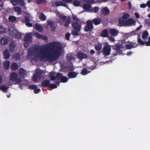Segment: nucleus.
<instances>
[{"instance_id": "nucleus-1", "label": "nucleus", "mask_w": 150, "mask_h": 150, "mask_svg": "<svg viewBox=\"0 0 150 150\" xmlns=\"http://www.w3.org/2000/svg\"><path fill=\"white\" fill-rule=\"evenodd\" d=\"M39 52L37 54L38 55L40 60H45L49 62H52L57 59L62 53V46L59 43L53 42L44 47L43 50L40 47L34 49H29L28 55L33 56L35 52Z\"/></svg>"}, {"instance_id": "nucleus-2", "label": "nucleus", "mask_w": 150, "mask_h": 150, "mask_svg": "<svg viewBox=\"0 0 150 150\" xmlns=\"http://www.w3.org/2000/svg\"><path fill=\"white\" fill-rule=\"evenodd\" d=\"M71 25L73 28V30H72L71 31V34L74 36L79 35V32L81 30V23L80 22L74 21L72 23Z\"/></svg>"}, {"instance_id": "nucleus-3", "label": "nucleus", "mask_w": 150, "mask_h": 150, "mask_svg": "<svg viewBox=\"0 0 150 150\" xmlns=\"http://www.w3.org/2000/svg\"><path fill=\"white\" fill-rule=\"evenodd\" d=\"M59 17L64 23V26L67 27H69V25L71 23V18L69 16H67L62 14L59 16Z\"/></svg>"}, {"instance_id": "nucleus-4", "label": "nucleus", "mask_w": 150, "mask_h": 150, "mask_svg": "<svg viewBox=\"0 0 150 150\" xmlns=\"http://www.w3.org/2000/svg\"><path fill=\"white\" fill-rule=\"evenodd\" d=\"M10 79L12 81H15L18 83H21L22 80L20 78H18L17 74L15 72L12 73L10 75Z\"/></svg>"}, {"instance_id": "nucleus-5", "label": "nucleus", "mask_w": 150, "mask_h": 150, "mask_svg": "<svg viewBox=\"0 0 150 150\" xmlns=\"http://www.w3.org/2000/svg\"><path fill=\"white\" fill-rule=\"evenodd\" d=\"M111 51V46L109 45H105L103 49L102 53L105 56H107L110 54Z\"/></svg>"}, {"instance_id": "nucleus-6", "label": "nucleus", "mask_w": 150, "mask_h": 150, "mask_svg": "<svg viewBox=\"0 0 150 150\" xmlns=\"http://www.w3.org/2000/svg\"><path fill=\"white\" fill-rule=\"evenodd\" d=\"M93 29V25L92 21L90 20H88L86 22V25L84 28V31L86 32H91Z\"/></svg>"}, {"instance_id": "nucleus-7", "label": "nucleus", "mask_w": 150, "mask_h": 150, "mask_svg": "<svg viewBox=\"0 0 150 150\" xmlns=\"http://www.w3.org/2000/svg\"><path fill=\"white\" fill-rule=\"evenodd\" d=\"M42 77V73L40 71H36V73L33 76V79L35 82L40 79Z\"/></svg>"}, {"instance_id": "nucleus-8", "label": "nucleus", "mask_w": 150, "mask_h": 150, "mask_svg": "<svg viewBox=\"0 0 150 150\" xmlns=\"http://www.w3.org/2000/svg\"><path fill=\"white\" fill-rule=\"evenodd\" d=\"M24 41L27 43H31L32 42V35L30 33L27 34L24 38Z\"/></svg>"}, {"instance_id": "nucleus-9", "label": "nucleus", "mask_w": 150, "mask_h": 150, "mask_svg": "<svg viewBox=\"0 0 150 150\" xmlns=\"http://www.w3.org/2000/svg\"><path fill=\"white\" fill-rule=\"evenodd\" d=\"M78 58L80 60H82L83 59H87L88 56L86 54L82 52H80L77 54Z\"/></svg>"}, {"instance_id": "nucleus-10", "label": "nucleus", "mask_w": 150, "mask_h": 150, "mask_svg": "<svg viewBox=\"0 0 150 150\" xmlns=\"http://www.w3.org/2000/svg\"><path fill=\"white\" fill-rule=\"evenodd\" d=\"M8 30L10 34L13 36H15L18 33L17 30L15 29L14 27L13 26L10 27L8 28Z\"/></svg>"}, {"instance_id": "nucleus-11", "label": "nucleus", "mask_w": 150, "mask_h": 150, "mask_svg": "<svg viewBox=\"0 0 150 150\" xmlns=\"http://www.w3.org/2000/svg\"><path fill=\"white\" fill-rule=\"evenodd\" d=\"M16 46L15 42L13 41H11L9 44V49L11 53H13L15 51V49Z\"/></svg>"}, {"instance_id": "nucleus-12", "label": "nucleus", "mask_w": 150, "mask_h": 150, "mask_svg": "<svg viewBox=\"0 0 150 150\" xmlns=\"http://www.w3.org/2000/svg\"><path fill=\"white\" fill-rule=\"evenodd\" d=\"M131 44H128L125 45V48L127 49H131L132 48H135L137 46L138 44L134 42H130Z\"/></svg>"}, {"instance_id": "nucleus-13", "label": "nucleus", "mask_w": 150, "mask_h": 150, "mask_svg": "<svg viewBox=\"0 0 150 150\" xmlns=\"http://www.w3.org/2000/svg\"><path fill=\"white\" fill-rule=\"evenodd\" d=\"M10 54L8 50L5 49L3 52V57L5 59H9L10 57Z\"/></svg>"}, {"instance_id": "nucleus-14", "label": "nucleus", "mask_w": 150, "mask_h": 150, "mask_svg": "<svg viewBox=\"0 0 150 150\" xmlns=\"http://www.w3.org/2000/svg\"><path fill=\"white\" fill-rule=\"evenodd\" d=\"M135 22L134 20L132 18H129L126 20V26H132L133 24H135Z\"/></svg>"}, {"instance_id": "nucleus-15", "label": "nucleus", "mask_w": 150, "mask_h": 150, "mask_svg": "<svg viewBox=\"0 0 150 150\" xmlns=\"http://www.w3.org/2000/svg\"><path fill=\"white\" fill-rule=\"evenodd\" d=\"M9 41V38L8 37H5L1 38L0 41V42L2 45H4L8 44Z\"/></svg>"}, {"instance_id": "nucleus-16", "label": "nucleus", "mask_w": 150, "mask_h": 150, "mask_svg": "<svg viewBox=\"0 0 150 150\" xmlns=\"http://www.w3.org/2000/svg\"><path fill=\"white\" fill-rule=\"evenodd\" d=\"M112 48L113 50L118 52L120 51L121 48H124V47H122V45H120V44H116L113 46Z\"/></svg>"}, {"instance_id": "nucleus-17", "label": "nucleus", "mask_w": 150, "mask_h": 150, "mask_svg": "<svg viewBox=\"0 0 150 150\" xmlns=\"http://www.w3.org/2000/svg\"><path fill=\"white\" fill-rule=\"evenodd\" d=\"M91 21H92V23H93L95 25L100 24L102 21L101 18H94Z\"/></svg>"}, {"instance_id": "nucleus-18", "label": "nucleus", "mask_w": 150, "mask_h": 150, "mask_svg": "<svg viewBox=\"0 0 150 150\" xmlns=\"http://www.w3.org/2000/svg\"><path fill=\"white\" fill-rule=\"evenodd\" d=\"M50 83V81L49 80H45L41 83V86L43 87H46L49 86Z\"/></svg>"}, {"instance_id": "nucleus-19", "label": "nucleus", "mask_w": 150, "mask_h": 150, "mask_svg": "<svg viewBox=\"0 0 150 150\" xmlns=\"http://www.w3.org/2000/svg\"><path fill=\"white\" fill-rule=\"evenodd\" d=\"M26 71L23 69H21L19 71L18 74L21 78H24L25 75L26 74Z\"/></svg>"}, {"instance_id": "nucleus-20", "label": "nucleus", "mask_w": 150, "mask_h": 150, "mask_svg": "<svg viewBox=\"0 0 150 150\" xmlns=\"http://www.w3.org/2000/svg\"><path fill=\"white\" fill-rule=\"evenodd\" d=\"M109 33L110 35L113 36L117 35L118 33V31L114 28L111 29L109 31Z\"/></svg>"}, {"instance_id": "nucleus-21", "label": "nucleus", "mask_w": 150, "mask_h": 150, "mask_svg": "<svg viewBox=\"0 0 150 150\" xmlns=\"http://www.w3.org/2000/svg\"><path fill=\"white\" fill-rule=\"evenodd\" d=\"M78 74V73H76L74 71L69 72L68 76L70 78H74L76 77Z\"/></svg>"}, {"instance_id": "nucleus-22", "label": "nucleus", "mask_w": 150, "mask_h": 150, "mask_svg": "<svg viewBox=\"0 0 150 150\" xmlns=\"http://www.w3.org/2000/svg\"><path fill=\"white\" fill-rule=\"evenodd\" d=\"M101 11L102 14L105 16L107 15L110 13L109 9L107 7H104L101 10Z\"/></svg>"}, {"instance_id": "nucleus-23", "label": "nucleus", "mask_w": 150, "mask_h": 150, "mask_svg": "<svg viewBox=\"0 0 150 150\" xmlns=\"http://www.w3.org/2000/svg\"><path fill=\"white\" fill-rule=\"evenodd\" d=\"M47 25L48 26H50L52 31L55 30L56 27L54 25V22L51 21H48L47 22Z\"/></svg>"}, {"instance_id": "nucleus-24", "label": "nucleus", "mask_w": 150, "mask_h": 150, "mask_svg": "<svg viewBox=\"0 0 150 150\" xmlns=\"http://www.w3.org/2000/svg\"><path fill=\"white\" fill-rule=\"evenodd\" d=\"M10 62L8 61L5 62L3 63V67L5 70L8 69L10 67Z\"/></svg>"}, {"instance_id": "nucleus-25", "label": "nucleus", "mask_w": 150, "mask_h": 150, "mask_svg": "<svg viewBox=\"0 0 150 150\" xmlns=\"http://www.w3.org/2000/svg\"><path fill=\"white\" fill-rule=\"evenodd\" d=\"M55 4L57 6H64L66 7L67 6L66 4L63 3L62 2L60 1H56L55 2Z\"/></svg>"}, {"instance_id": "nucleus-26", "label": "nucleus", "mask_w": 150, "mask_h": 150, "mask_svg": "<svg viewBox=\"0 0 150 150\" xmlns=\"http://www.w3.org/2000/svg\"><path fill=\"white\" fill-rule=\"evenodd\" d=\"M119 26H126V20L121 19L120 18L119 20Z\"/></svg>"}, {"instance_id": "nucleus-27", "label": "nucleus", "mask_w": 150, "mask_h": 150, "mask_svg": "<svg viewBox=\"0 0 150 150\" xmlns=\"http://www.w3.org/2000/svg\"><path fill=\"white\" fill-rule=\"evenodd\" d=\"M108 35V32L106 29L104 30L101 34V35L103 37H106Z\"/></svg>"}, {"instance_id": "nucleus-28", "label": "nucleus", "mask_w": 150, "mask_h": 150, "mask_svg": "<svg viewBox=\"0 0 150 150\" xmlns=\"http://www.w3.org/2000/svg\"><path fill=\"white\" fill-rule=\"evenodd\" d=\"M35 28L39 31L41 32L42 30V27L41 25L38 23H36L35 25Z\"/></svg>"}, {"instance_id": "nucleus-29", "label": "nucleus", "mask_w": 150, "mask_h": 150, "mask_svg": "<svg viewBox=\"0 0 150 150\" xmlns=\"http://www.w3.org/2000/svg\"><path fill=\"white\" fill-rule=\"evenodd\" d=\"M18 66L17 63L14 62L11 64V68L13 70H16L18 69Z\"/></svg>"}, {"instance_id": "nucleus-30", "label": "nucleus", "mask_w": 150, "mask_h": 150, "mask_svg": "<svg viewBox=\"0 0 150 150\" xmlns=\"http://www.w3.org/2000/svg\"><path fill=\"white\" fill-rule=\"evenodd\" d=\"M146 6L150 8V0L147 1L146 4H140V7L141 8H144L146 7Z\"/></svg>"}, {"instance_id": "nucleus-31", "label": "nucleus", "mask_w": 150, "mask_h": 150, "mask_svg": "<svg viewBox=\"0 0 150 150\" xmlns=\"http://www.w3.org/2000/svg\"><path fill=\"white\" fill-rule=\"evenodd\" d=\"M90 72V71H88V70L86 68H84L82 69L81 72V74L82 75H85Z\"/></svg>"}, {"instance_id": "nucleus-32", "label": "nucleus", "mask_w": 150, "mask_h": 150, "mask_svg": "<svg viewBox=\"0 0 150 150\" xmlns=\"http://www.w3.org/2000/svg\"><path fill=\"white\" fill-rule=\"evenodd\" d=\"M8 88L5 85H2L0 86V89L4 93H7Z\"/></svg>"}, {"instance_id": "nucleus-33", "label": "nucleus", "mask_w": 150, "mask_h": 150, "mask_svg": "<svg viewBox=\"0 0 150 150\" xmlns=\"http://www.w3.org/2000/svg\"><path fill=\"white\" fill-rule=\"evenodd\" d=\"M8 19L10 21L13 22L16 20V18L13 16H9Z\"/></svg>"}, {"instance_id": "nucleus-34", "label": "nucleus", "mask_w": 150, "mask_h": 150, "mask_svg": "<svg viewBox=\"0 0 150 150\" xmlns=\"http://www.w3.org/2000/svg\"><path fill=\"white\" fill-rule=\"evenodd\" d=\"M63 74L60 73H57L56 74V80H61V78L63 76Z\"/></svg>"}, {"instance_id": "nucleus-35", "label": "nucleus", "mask_w": 150, "mask_h": 150, "mask_svg": "<svg viewBox=\"0 0 150 150\" xmlns=\"http://www.w3.org/2000/svg\"><path fill=\"white\" fill-rule=\"evenodd\" d=\"M39 18L42 21H45L46 20V17L44 14L42 13L40 14Z\"/></svg>"}, {"instance_id": "nucleus-36", "label": "nucleus", "mask_w": 150, "mask_h": 150, "mask_svg": "<svg viewBox=\"0 0 150 150\" xmlns=\"http://www.w3.org/2000/svg\"><path fill=\"white\" fill-rule=\"evenodd\" d=\"M149 35V33L147 31H145L143 33L142 36V38L143 39H145L147 38Z\"/></svg>"}, {"instance_id": "nucleus-37", "label": "nucleus", "mask_w": 150, "mask_h": 150, "mask_svg": "<svg viewBox=\"0 0 150 150\" xmlns=\"http://www.w3.org/2000/svg\"><path fill=\"white\" fill-rule=\"evenodd\" d=\"M6 32V29L1 25H0V33H4Z\"/></svg>"}, {"instance_id": "nucleus-38", "label": "nucleus", "mask_w": 150, "mask_h": 150, "mask_svg": "<svg viewBox=\"0 0 150 150\" xmlns=\"http://www.w3.org/2000/svg\"><path fill=\"white\" fill-rule=\"evenodd\" d=\"M14 10L15 11L17 12L19 14L21 13V9L20 7L18 6H16L15 7Z\"/></svg>"}, {"instance_id": "nucleus-39", "label": "nucleus", "mask_w": 150, "mask_h": 150, "mask_svg": "<svg viewBox=\"0 0 150 150\" xmlns=\"http://www.w3.org/2000/svg\"><path fill=\"white\" fill-rule=\"evenodd\" d=\"M35 1L37 4H40L41 3L45 4L47 3L46 0H35Z\"/></svg>"}, {"instance_id": "nucleus-40", "label": "nucleus", "mask_w": 150, "mask_h": 150, "mask_svg": "<svg viewBox=\"0 0 150 150\" xmlns=\"http://www.w3.org/2000/svg\"><path fill=\"white\" fill-rule=\"evenodd\" d=\"M91 7L90 4H83V8L85 10H88Z\"/></svg>"}, {"instance_id": "nucleus-41", "label": "nucleus", "mask_w": 150, "mask_h": 150, "mask_svg": "<svg viewBox=\"0 0 150 150\" xmlns=\"http://www.w3.org/2000/svg\"><path fill=\"white\" fill-rule=\"evenodd\" d=\"M81 2L78 0H74L73 1V5L75 6H79Z\"/></svg>"}, {"instance_id": "nucleus-42", "label": "nucleus", "mask_w": 150, "mask_h": 150, "mask_svg": "<svg viewBox=\"0 0 150 150\" xmlns=\"http://www.w3.org/2000/svg\"><path fill=\"white\" fill-rule=\"evenodd\" d=\"M68 78L64 76H62L61 79V81L63 83H66L67 82Z\"/></svg>"}, {"instance_id": "nucleus-43", "label": "nucleus", "mask_w": 150, "mask_h": 150, "mask_svg": "<svg viewBox=\"0 0 150 150\" xmlns=\"http://www.w3.org/2000/svg\"><path fill=\"white\" fill-rule=\"evenodd\" d=\"M18 4L22 7L25 6L26 4L24 2V0H19Z\"/></svg>"}, {"instance_id": "nucleus-44", "label": "nucleus", "mask_w": 150, "mask_h": 150, "mask_svg": "<svg viewBox=\"0 0 150 150\" xmlns=\"http://www.w3.org/2000/svg\"><path fill=\"white\" fill-rule=\"evenodd\" d=\"M102 48V45L101 44H98L95 45V48L97 50H100Z\"/></svg>"}, {"instance_id": "nucleus-45", "label": "nucleus", "mask_w": 150, "mask_h": 150, "mask_svg": "<svg viewBox=\"0 0 150 150\" xmlns=\"http://www.w3.org/2000/svg\"><path fill=\"white\" fill-rule=\"evenodd\" d=\"M67 59L68 61H70L74 59V58L72 55H68L67 56Z\"/></svg>"}, {"instance_id": "nucleus-46", "label": "nucleus", "mask_w": 150, "mask_h": 150, "mask_svg": "<svg viewBox=\"0 0 150 150\" xmlns=\"http://www.w3.org/2000/svg\"><path fill=\"white\" fill-rule=\"evenodd\" d=\"M130 17L128 13H125L122 16V18L124 19H128Z\"/></svg>"}, {"instance_id": "nucleus-47", "label": "nucleus", "mask_w": 150, "mask_h": 150, "mask_svg": "<svg viewBox=\"0 0 150 150\" xmlns=\"http://www.w3.org/2000/svg\"><path fill=\"white\" fill-rule=\"evenodd\" d=\"M34 35L35 37L38 38H41L42 36V35L40 34L37 32L34 33Z\"/></svg>"}, {"instance_id": "nucleus-48", "label": "nucleus", "mask_w": 150, "mask_h": 150, "mask_svg": "<svg viewBox=\"0 0 150 150\" xmlns=\"http://www.w3.org/2000/svg\"><path fill=\"white\" fill-rule=\"evenodd\" d=\"M137 42L141 45H144L145 44V42L142 41L141 39L139 38H138L137 39Z\"/></svg>"}, {"instance_id": "nucleus-49", "label": "nucleus", "mask_w": 150, "mask_h": 150, "mask_svg": "<svg viewBox=\"0 0 150 150\" xmlns=\"http://www.w3.org/2000/svg\"><path fill=\"white\" fill-rule=\"evenodd\" d=\"M14 57L17 60H19L20 59V54L18 53H16L13 54Z\"/></svg>"}, {"instance_id": "nucleus-50", "label": "nucleus", "mask_w": 150, "mask_h": 150, "mask_svg": "<svg viewBox=\"0 0 150 150\" xmlns=\"http://www.w3.org/2000/svg\"><path fill=\"white\" fill-rule=\"evenodd\" d=\"M19 0H11V2L13 6L17 5L18 3Z\"/></svg>"}, {"instance_id": "nucleus-51", "label": "nucleus", "mask_w": 150, "mask_h": 150, "mask_svg": "<svg viewBox=\"0 0 150 150\" xmlns=\"http://www.w3.org/2000/svg\"><path fill=\"white\" fill-rule=\"evenodd\" d=\"M49 87L52 89L55 88H57V85L54 83H50Z\"/></svg>"}, {"instance_id": "nucleus-52", "label": "nucleus", "mask_w": 150, "mask_h": 150, "mask_svg": "<svg viewBox=\"0 0 150 150\" xmlns=\"http://www.w3.org/2000/svg\"><path fill=\"white\" fill-rule=\"evenodd\" d=\"M72 18L73 19L74 21H76V22H78L79 21H80L79 19L77 17V16L76 15H72Z\"/></svg>"}, {"instance_id": "nucleus-53", "label": "nucleus", "mask_w": 150, "mask_h": 150, "mask_svg": "<svg viewBox=\"0 0 150 150\" xmlns=\"http://www.w3.org/2000/svg\"><path fill=\"white\" fill-rule=\"evenodd\" d=\"M30 21V19L28 16H26L25 17V19L23 20L24 23L29 22Z\"/></svg>"}, {"instance_id": "nucleus-54", "label": "nucleus", "mask_w": 150, "mask_h": 150, "mask_svg": "<svg viewBox=\"0 0 150 150\" xmlns=\"http://www.w3.org/2000/svg\"><path fill=\"white\" fill-rule=\"evenodd\" d=\"M127 36H131L133 35H136V32L135 31H133L127 34Z\"/></svg>"}, {"instance_id": "nucleus-55", "label": "nucleus", "mask_w": 150, "mask_h": 150, "mask_svg": "<svg viewBox=\"0 0 150 150\" xmlns=\"http://www.w3.org/2000/svg\"><path fill=\"white\" fill-rule=\"evenodd\" d=\"M37 88V86L34 85H30L29 86V88L31 90H35Z\"/></svg>"}, {"instance_id": "nucleus-56", "label": "nucleus", "mask_w": 150, "mask_h": 150, "mask_svg": "<svg viewBox=\"0 0 150 150\" xmlns=\"http://www.w3.org/2000/svg\"><path fill=\"white\" fill-rule=\"evenodd\" d=\"M145 23L149 26H150V19H146L144 21Z\"/></svg>"}, {"instance_id": "nucleus-57", "label": "nucleus", "mask_w": 150, "mask_h": 150, "mask_svg": "<svg viewBox=\"0 0 150 150\" xmlns=\"http://www.w3.org/2000/svg\"><path fill=\"white\" fill-rule=\"evenodd\" d=\"M50 79L51 81H54L56 80V76H54L52 74H50Z\"/></svg>"}, {"instance_id": "nucleus-58", "label": "nucleus", "mask_w": 150, "mask_h": 150, "mask_svg": "<svg viewBox=\"0 0 150 150\" xmlns=\"http://www.w3.org/2000/svg\"><path fill=\"white\" fill-rule=\"evenodd\" d=\"M71 34L70 33H66L65 35V37L67 40H69Z\"/></svg>"}, {"instance_id": "nucleus-59", "label": "nucleus", "mask_w": 150, "mask_h": 150, "mask_svg": "<svg viewBox=\"0 0 150 150\" xmlns=\"http://www.w3.org/2000/svg\"><path fill=\"white\" fill-rule=\"evenodd\" d=\"M100 9V8L98 6H95L94 8V11L95 13H97Z\"/></svg>"}, {"instance_id": "nucleus-60", "label": "nucleus", "mask_w": 150, "mask_h": 150, "mask_svg": "<svg viewBox=\"0 0 150 150\" xmlns=\"http://www.w3.org/2000/svg\"><path fill=\"white\" fill-rule=\"evenodd\" d=\"M40 88H36L34 91V93L35 94H37L40 91Z\"/></svg>"}, {"instance_id": "nucleus-61", "label": "nucleus", "mask_w": 150, "mask_h": 150, "mask_svg": "<svg viewBox=\"0 0 150 150\" xmlns=\"http://www.w3.org/2000/svg\"><path fill=\"white\" fill-rule=\"evenodd\" d=\"M15 36H16V38L18 39H21V38L22 35L21 34L18 33V32L17 34Z\"/></svg>"}, {"instance_id": "nucleus-62", "label": "nucleus", "mask_w": 150, "mask_h": 150, "mask_svg": "<svg viewBox=\"0 0 150 150\" xmlns=\"http://www.w3.org/2000/svg\"><path fill=\"white\" fill-rule=\"evenodd\" d=\"M84 1L86 3L92 4V2H94V1L93 0H84Z\"/></svg>"}, {"instance_id": "nucleus-63", "label": "nucleus", "mask_w": 150, "mask_h": 150, "mask_svg": "<svg viewBox=\"0 0 150 150\" xmlns=\"http://www.w3.org/2000/svg\"><path fill=\"white\" fill-rule=\"evenodd\" d=\"M109 40L112 42H114L115 41V40L114 38L112 36H109L108 37Z\"/></svg>"}, {"instance_id": "nucleus-64", "label": "nucleus", "mask_w": 150, "mask_h": 150, "mask_svg": "<svg viewBox=\"0 0 150 150\" xmlns=\"http://www.w3.org/2000/svg\"><path fill=\"white\" fill-rule=\"evenodd\" d=\"M26 25L28 27H31L33 26L32 24L31 23H29V22L26 23Z\"/></svg>"}]
</instances>
